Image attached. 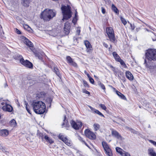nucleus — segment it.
Instances as JSON below:
<instances>
[{
	"instance_id": "1",
	"label": "nucleus",
	"mask_w": 156,
	"mask_h": 156,
	"mask_svg": "<svg viewBox=\"0 0 156 156\" xmlns=\"http://www.w3.org/2000/svg\"><path fill=\"white\" fill-rule=\"evenodd\" d=\"M145 55V58H144V64L146 68H150L152 61L156 60V51L153 49H148L146 52Z\"/></svg>"
},
{
	"instance_id": "2",
	"label": "nucleus",
	"mask_w": 156,
	"mask_h": 156,
	"mask_svg": "<svg viewBox=\"0 0 156 156\" xmlns=\"http://www.w3.org/2000/svg\"><path fill=\"white\" fill-rule=\"evenodd\" d=\"M31 107L34 112L38 114H43L45 112V104L41 101H34L31 103Z\"/></svg>"
},
{
	"instance_id": "3",
	"label": "nucleus",
	"mask_w": 156,
	"mask_h": 156,
	"mask_svg": "<svg viewBox=\"0 0 156 156\" xmlns=\"http://www.w3.org/2000/svg\"><path fill=\"white\" fill-rule=\"evenodd\" d=\"M56 13L52 10L45 9L41 14L40 17L44 21H48L55 16Z\"/></svg>"
},
{
	"instance_id": "4",
	"label": "nucleus",
	"mask_w": 156,
	"mask_h": 156,
	"mask_svg": "<svg viewBox=\"0 0 156 156\" xmlns=\"http://www.w3.org/2000/svg\"><path fill=\"white\" fill-rule=\"evenodd\" d=\"M62 13H63V18L62 20H67L70 18L71 16V12L69 6H63L61 8Z\"/></svg>"
},
{
	"instance_id": "5",
	"label": "nucleus",
	"mask_w": 156,
	"mask_h": 156,
	"mask_svg": "<svg viewBox=\"0 0 156 156\" xmlns=\"http://www.w3.org/2000/svg\"><path fill=\"white\" fill-rule=\"evenodd\" d=\"M106 32L110 41L112 42H114L115 41V38L114 32L112 28L111 27H107L106 28Z\"/></svg>"
},
{
	"instance_id": "6",
	"label": "nucleus",
	"mask_w": 156,
	"mask_h": 156,
	"mask_svg": "<svg viewBox=\"0 0 156 156\" xmlns=\"http://www.w3.org/2000/svg\"><path fill=\"white\" fill-rule=\"evenodd\" d=\"M58 137L59 139L61 140L67 145L70 146H73L72 142L68 139L66 137H64V136L61 133L59 134Z\"/></svg>"
},
{
	"instance_id": "7",
	"label": "nucleus",
	"mask_w": 156,
	"mask_h": 156,
	"mask_svg": "<svg viewBox=\"0 0 156 156\" xmlns=\"http://www.w3.org/2000/svg\"><path fill=\"white\" fill-rule=\"evenodd\" d=\"M70 122L72 127L76 130L79 129L81 127L82 125V122L80 121L76 122L72 120L70 121Z\"/></svg>"
},
{
	"instance_id": "8",
	"label": "nucleus",
	"mask_w": 156,
	"mask_h": 156,
	"mask_svg": "<svg viewBox=\"0 0 156 156\" xmlns=\"http://www.w3.org/2000/svg\"><path fill=\"white\" fill-rule=\"evenodd\" d=\"M20 62L22 64L30 68H32L33 64L32 63L27 60L25 61L22 56H20Z\"/></svg>"
},
{
	"instance_id": "9",
	"label": "nucleus",
	"mask_w": 156,
	"mask_h": 156,
	"mask_svg": "<svg viewBox=\"0 0 156 156\" xmlns=\"http://www.w3.org/2000/svg\"><path fill=\"white\" fill-rule=\"evenodd\" d=\"M85 134L86 136L91 140H94L96 138V136L89 129H87L85 130Z\"/></svg>"
},
{
	"instance_id": "10",
	"label": "nucleus",
	"mask_w": 156,
	"mask_h": 156,
	"mask_svg": "<svg viewBox=\"0 0 156 156\" xmlns=\"http://www.w3.org/2000/svg\"><path fill=\"white\" fill-rule=\"evenodd\" d=\"M84 44L87 48L86 51L88 53H90L92 50V48L90 43L87 40L84 41Z\"/></svg>"
},
{
	"instance_id": "11",
	"label": "nucleus",
	"mask_w": 156,
	"mask_h": 156,
	"mask_svg": "<svg viewBox=\"0 0 156 156\" xmlns=\"http://www.w3.org/2000/svg\"><path fill=\"white\" fill-rule=\"evenodd\" d=\"M24 43L26 45L30 47V49L31 50L34 52V48L33 47V45L32 43L30 41L28 40L27 39L25 38L24 39Z\"/></svg>"
},
{
	"instance_id": "12",
	"label": "nucleus",
	"mask_w": 156,
	"mask_h": 156,
	"mask_svg": "<svg viewBox=\"0 0 156 156\" xmlns=\"http://www.w3.org/2000/svg\"><path fill=\"white\" fill-rule=\"evenodd\" d=\"M66 59L67 61V62L69 65H72L75 67L77 66V64L74 62L72 58L69 56H67L66 57Z\"/></svg>"
},
{
	"instance_id": "13",
	"label": "nucleus",
	"mask_w": 156,
	"mask_h": 156,
	"mask_svg": "<svg viewBox=\"0 0 156 156\" xmlns=\"http://www.w3.org/2000/svg\"><path fill=\"white\" fill-rule=\"evenodd\" d=\"M112 135L118 139L121 140L122 137L120 135L116 130L112 129L111 132Z\"/></svg>"
},
{
	"instance_id": "14",
	"label": "nucleus",
	"mask_w": 156,
	"mask_h": 156,
	"mask_svg": "<svg viewBox=\"0 0 156 156\" xmlns=\"http://www.w3.org/2000/svg\"><path fill=\"white\" fill-rule=\"evenodd\" d=\"M2 108L3 111L8 112H11L13 109L10 105L7 104L6 105L3 106Z\"/></svg>"
},
{
	"instance_id": "15",
	"label": "nucleus",
	"mask_w": 156,
	"mask_h": 156,
	"mask_svg": "<svg viewBox=\"0 0 156 156\" xmlns=\"http://www.w3.org/2000/svg\"><path fill=\"white\" fill-rule=\"evenodd\" d=\"M9 134V130L6 129L0 130V136H7Z\"/></svg>"
},
{
	"instance_id": "16",
	"label": "nucleus",
	"mask_w": 156,
	"mask_h": 156,
	"mask_svg": "<svg viewBox=\"0 0 156 156\" xmlns=\"http://www.w3.org/2000/svg\"><path fill=\"white\" fill-rule=\"evenodd\" d=\"M31 2V0H21V4L23 6L28 7L29 6V4Z\"/></svg>"
},
{
	"instance_id": "17",
	"label": "nucleus",
	"mask_w": 156,
	"mask_h": 156,
	"mask_svg": "<svg viewBox=\"0 0 156 156\" xmlns=\"http://www.w3.org/2000/svg\"><path fill=\"white\" fill-rule=\"evenodd\" d=\"M126 77L130 80H132L133 79V76L131 73L129 71H126Z\"/></svg>"
},
{
	"instance_id": "18",
	"label": "nucleus",
	"mask_w": 156,
	"mask_h": 156,
	"mask_svg": "<svg viewBox=\"0 0 156 156\" xmlns=\"http://www.w3.org/2000/svg\"><path fill=\"white\" fill-rule=\"evenodd\" d=\"M148 154L151 156H156V153L152 148H149L147 150Z\"/></svg>"
},
{
	"instance_id": "19",
	"label": "nucleus",
	"mask_w": 156,
	"mask_h": 156,
	"mask_svg": "<svg viewBox=\"0 0 156 156\" xmlns=\"http://www.w3.org/2000/svg\"><path fill=\"white\" fill-rule=\"evenodd\" d=\"M44 139H45L46 142H48L50 144H52L54 142V141L52 139L49 137L48 135H45L44 136Z\"/></svg>"
},
{
	"instance_id": "20",
	"label": "nucleus",
	"mask_w": 156,
	"mask_h": 156,
	"mask_svg": "<svg viewBox=\"0 0 156 156\" xmlns=\"http://www.w3.org/2000/svg\"><path fill=\"white\" fill-rule=\"evenodd\" d=\"M115 92L116 94L122 99L125 100L126 98L125 96L122 94L121 92H119L117 90H115Z\"/></svg>"
},
{
	"instance_id": "21",
	"label": "nucleus",
	"mask_w": 156,
	"mask_h": 156,
	"mask_svg": "<svg viewBox=\"0 0 156 156\" xmlns=\"http://www.w3.org/2000/svg\"><path fill=\"white\" fill-rule=\"evenodd\" d=\"M101 143L104 150L110 148L106 142L102 141Z\"/></svg>"
},
{
	"instance_id": "22",
	"label": "nucleus",
	"mask_w": 156,
	"mask_h": 156,
	"mask_svg": "<svg viewBox=\"0 0 156 156\" xmlns=\"http://www.w3.org/2000/svg\"><path fill=\"white\" fill-rule=\"evenodd\" d=\"M105 154L108 156H112V154L110 148L105 150Z\"/></svg>"
},
{
	"instance_id": "23",
	"label": "nucleus",
	"mask_w": 156,
	"mask_h": 156,
	"mask_svg": "<svg viewBox=\"0 0 156 156\" xmlns=\"http://www.w3.org/2000/svg\"><path fill=\"white\" fill-rule=\"evenodd\" d=\"M112 9L113 11L117 14H119V11L118 9L113 4L112 5Z\"/></svg>"
},
{
	"instance_id": "24",
	"label": "nucleus",
	"mask_w": 156,
	"mask_h": 156,
	"mask_svg": "<svg viewBox=\"0 0 156 156\" xmlns=\"http://www.w3.org/2000/svg\"><path fill=\"white\" fill-rule=\"evenodd\" d=\"M116 151L119 153L121 156L123 155V153L124 151L121 148L119 147H116L115 148Z\"/></svg>"
},
{
	"instance_id": "25",
	"label": "nucleus",
	"mask_w": 156,
	"mask_h": 156,
	"mask_svg": "<svg viewBox=\"0 0 156 156\" xmlns=\"http://www.w3.org/2000/svg\"><path fill=\"white\" fill-rule=\"evenodd\" d=\"M113 55L115 60L117 61H119V59L120 58L119 56L117 54L116 52H114L113 53Z\"/></svg>"
},
{
	"instance_id": "26",
	"label": "nucleus",
	"mask_w": 156,
	"mask_h": 156,
	"mask_svg": "<svg viewBox=\"0 0 156 156\" xmlns=\"http://www.w3.org/2000/svg\"><path fill=\"white\" fill-rule=\"evenodd\" d=\"M64 119L63 120V123L62 124V126H68L69 124L67 120H66V116L65 115L64 117Z\"/></svg>"
},
{
	"instance_id": "27",
	"label": "nucleus",
	"mask_w": 156,
	"mask_h": 156,
	"mask_svg": "<svg viewBox=\"0 0 156 156\" xmlns=\"http://www.w3.org/2000/svg\"><path fill=\"white\" fill-rule=\"evenodd\" d=\"M24 103L25 104L24 106H25V108H26V109L27 110V112L30 114H31L30 111V110L29 108L28 107V106H29V105H28V104L27 102L26 101H25Z\"/></svg>"
},
{
	"instance_id": "28",
	"label": "nucleus",
	"mask_w": 156,
	"mask_h": 156,
	"mask_svg": "<svg viewBox=\"0 0 156 156\" xmlns=\"http://www.w3.org/2000/svg\"><path fill=\"white\" fill-rule=\"evenodd\" d=\"M93 127L95 131H97L100 128V126L98 123H94L93 125Z\"/></svg>"
},
{
	"instance_id": "29",
	"label": "nucleus",
	"mask_w": 156,
	"mask_h": 156,
	"mask_svg": "<svg viewBox=\"0 0 156 156\" xmlns=\"http://www.w3.org/2000/svg\"><path fill=\"white\" fill-rule=\"evenodd\" d=\"M52 99L50 98H48L46 99V101L48 104V106H49L50 107H51V102L52 101Z\"/></svg>"
},
{
	"instance_id": "30",
	"label": "nucleus",
	"mask_w": 156,
	"mask_h": 156,
	"mask_svg": "<svg viewBox=\"0 0 156 156\" xmlns=\"http://www.w3.org/2000/svg\"><path fill=\"white\" fill-rule=\"evenodd\" d=\"M70 23L68 22H66L65 24V27L64 29H70Z\"/></svg>"
},
{
	"instance_id": "31",
	"label": "nucleus",
	"mask_w": 156,
	"mask_h": 156,
	"mask_svg": "<svg viewBox=\"0 0 156 156\" xmlns=\"http://www.w3.org/2000/svg\"><path fill=\"white\" fill-rule=\"evenodd\" d=\"M53 71L56 73V74L59 76L60 75V73L58 69L55 67H54L53 69Z\"/></svg>"
},
{
	"instance_id": "32",
	"label": "nucleus",
	"mask_w": 156,
	"mask_h": 156,
	"mask_svg": "<svg viewBox=\"0 0 156 156\" xmlns=\"http://www.w3.org/2000/svg\"><path fill=\"white\" fill-rule=\"evenodd\" d=\"M94 112L96 114H97L99 115L104 117V115H103L100 112H99L98 110H96V109H94Z\"/></svg>"
},
{
	"instance_id": "33",
	"label": "nucleus",
	"mask_w": 156,
	"mask_h": 156,
	"mask_svg": "<svg viewBox=\"0 0 156 156\" xmlns=\"http://www.w3.org/2000/svg\"><path fill=\"white\" fill-rule=\"evenodd\" d=\"M35 56L38 58L40 60H41L42 59V55L39 53H35Z\"/></svg>"
},
{
	"instance_id": "34",
	"label": "nucleus",
	"mask_w": 156,
	"mask_h": 156,
	"mask_svg": "<svg viewBox=\"0 0 156 156\" xmlns=\"http://www.w3.org/2000/svg\"><path fill=\"white\" fill-rule=\"evenodd\" d=\"M98 85L105 91V88L104 85L101 82L98 83Z\"/></svg>"
},
{
	"instance_id": "35",
	"label": "nucleus",
	"mask_w": 156,
	"mask_h": 156,
	"mask_svg": "<svg viewBox=\"0 0 156 156\" xmlns=\"http://www.w3.org/2000/svg\"><path fill=\"white\" fill-rule=\"evenodd\" d=\"M121 21L122 23L124 25H125L126 24L127 22L125 19L123 18L122 17L120 18Z\"/></svg>"
},
{
	"instance_id": "36",
	"label": "nucleus",
	"mask_w": 156,
	"mask_h": 156,
	"mask_svg": "<svg viewBox=\"0 0 156 156\" xmlns=\"http://www.w3.org/2000/svg\"><path fill=\"white\" fill-rule=\"evenodd\" d=\"M46 135L45 134H44V135L42 133H39L38 134V136H39V138L41 139L42 140H43V137H44V136Z\"/></svg>"
},
{
	"instance_id": "37",
	"label": "nucleus",
	"mask_w": 156,
	"mask_h": 156,
	"mask_svg": "<svg viewBox=\"0 0 156 156\" xmlns=\"http://www.w3.org/2000/svg\"><path fill=\"white\" fill-rule=\"evenodd\" d=\"M123 155L122 156H130V154L127 152H126L125 151H124Z\"/></svg>"
},
{
	"instance_id": "38",
	"label": "nucleus",
	"mask_w": 156,
	"mask_h": 156,
	"mask_svg": "<svg viewBox=\"0 0 156 156\" xmlns=\"http://www.w3.org/2000/svg\"><path fill=\"white\" fill-rule=\"evenodd\" d=\"M83 85L85 87H89V86L88 84V83H87V82L86 81L84 80H83Z\"/></svg>"
},
{
	"instance_id": "39",
	"label": "nucleus",
	"mask_w": 156,
	"mask_h": 156,
	"mask_svg": "<svg viewBox=\"0 0 156 156\" xmlns=\"http://www.w3.org/2000/svg\"><path fill=\"white\" fill-rule=\"evenodd\" d=\"M70 29H64L65 33L66 34H68L69 33V30Z\"/></svg>"
},
{
	"instance_id": "40",
	"label": "nucleus",
	"mask_w": 156,
	"mask_h": 156,
	"mask_svg": "<svg viewBox=\"0 0 156 156\" xmlns=\"http://www.w3.org/2000/svg\"><path fill=\"white\" fill-rule=\"evenodd\" d=\"M11 124L13 126H15L16 125V122L15 120L13 119L10 121Z\"/></svg>"
},
{
	"instance_id": "41",
	"label": "nucleus",
	"mask_w": 156,
	"mask_h": 156,
	"mask_svg": "<svg viewBox=\"0 0 156 156\" xmlns=\"http://www.w3.org/2000/svg\"><path fill=\"white\" fill-rule=\"evenodd\" d=\"M99 105L101 107L103 110H105L106 109V107L104 105L102 104H100Z\"/></svg>"
},
{
	"instance_id": "42",
	"label": "nucleus",
	"mask_w": 156,
	"mask_h": 156,
	"mask_svg": "<svg viewBox=\"0 0 156 156\" xmlns=\"http://www.w3.org/2000/svg\"><path fill=\"white\" fill-rule=\"evenodd\" d=\"M118 62H120V63L121 65L123 66H126V65L125 62H124L121 59H119V60Z\"/></svg>"
},
{
	"instance_id": "43",
	"label": "nucleus",
	"mask_w": 156,
	"mask_h": 156,
	"mask_svg": "<svg viewBox=\"0 0 156 156\" xmlns=\"http://www.w3.org/2000/svg\"><path fill=\"white\" fill-rule=\"evenodd\" d=\"M149 141L152 144L154 145L156 147V142L152 140H149Z\"/></svg>"
},
{
	"instance_id": "44",
	"label": "nucleus",
	"mask_w": 156,
	"mask_h": 156,
	"mask_svg": "<svg viewBox=\"0 0 156 156\" xmlns=\"http://www.w3.org/2000/svg\"><path fill=\"white\" fill-rule=\"evenodd\" d=\"M89 80L90 83H91L92 84H94V80L91 77L89 78Z\"/></svg>"
},
{
	"instance_id": "45",
	"label": "nucleus",
	"mask_w": 156,
	"mask_h": 156,
	"mask_svg": "<svg viewBox=\"0 0 156 156\" xmlns=\"http://www.w3.org/2000/svg\"><path fill=\"white\" fill-rule=\"evenodd\" d=\"M16 32L18 34H21V32L20 31V30H18L17 29H16L15 30Z\"/></svg>"
},
{
	"instance_id": "46",
	"label": "nucleus",
	"mask_w": 156,
	"mask_h": 156,
	"mask_svg": "<svg viewBox=\"0 0 156 156\" xmlns=\"http://www.w3.org/2000/svg\"><path fill=\"white\" fill-rule=\"evenodd\" d=\"M101 9L102 12L104 14H105V9L102 7L101 8Z\"/></svg>"
},
{
	"instance_id": "47",
	"label": "nucleus",
	"mask_w": 156,
	"mask_h": 156,
	"mask_svg": "<svg viewBox=\"0 0 156 156\" xmlns=\"http://www.w3.org/2000/svg\"><path fill=\"white\" fill-rule=\"evenodd\" d=\"M78 139L80 140L83 143V141L84 140H83V138L82 137H80V136H78Z\"/></svg>"
},
{
	"instance_id": "48",
	"label": "nucleus",
	"mask_w": 156,
	"mask_h": 156,
	"mask_svg": "<svg viewBox=\"0 0 156 156\" xmlns=\"http://www.w3.org/2000/svg\"><path fill=\"white\" fill-rule=\"evenodd\" d=\"M83 92L85 93L86 94H90V93L89 91H87V90H84L83 91Z\"/></svg>"
},
{
	"instance_id": "49",
	"label": "nucleus",
	"mask_w": 156,
	"mask_h": 156,
	"mask_svg": "<svg viewBox=\"0 0 156 156\" xmlns=\"http://www.w3.org/2000/svg\"><path fill=\"white\" fill-rule=\"evenodd\" d=\"M121 79L123 82L126 81V79L125 77H122Z\"/></svg>"
},
{
	"instance_id": "50",
	"label": "nucleus",
	"mask_w": 156,
	"mask_h": 156,
	"mask_svg": "<svg viewBox=\"0 0 156 156\" xmlns=\"http://www.w3.org/2000/svg\"><path fill=\"white\" fill-rule=\"evenodd\" d=\"M103 45L106 48H107L108 47V44L105 43V42L103 43Z\"/></svg>"
},
{
	"instance_id": "51",
	"label": "nucleus",
	"mask_w": 156,
	"mask_h": 156,
	"mask_svg": "<svg viewBox=\"0 0 156 156\" xmlns=\"http://www.w3.org/2000/svg\"><path fill=\"white\" fill-rule=\"evenodd\" d=\"M83 143L85 144V145H86L88 147H89L88 144H87V143L85 142V141H83Z\"/></svg>"
},
{
	"instance_id": "52",
	"label": "nucleus",
	"mask_w": 156,
	"mask_h": 156,
	"mask_svg": "<svg viewBox=\"0 0 156 156\" xmlns=\"http://www.w3.org/2000/svg\"><path fill=\"white\" fill-rule=\"evenodd\" d=\"M131 29L132 30H133L134 29L135 27L134 26V25H132V24H131Z\"/></svg>"
},
{
	"instance_id": "53",
	"label": "nucleus",
	"mask_w": 156,
	"mask_h": 156,
	"mask_svg": "<svg viewBox=\"0 0 156 156\" xmlns=\"http://www.w3.org/2000/svg\"><path fill=\"white\" fill-rule=\"evenodd\" d=\"M89 107L93 111H94V108H92L90 106H89Z\"/></svg>"
},
{
	"instance_id": "54",
	"label": "nucleus",
	"mask_w": 156,
	"mask_h": 156,
	"mask_svg": "<svg viewBox=\"0 0 156 156\" xmlns=\"http://www.w3.org/2000/svg\"><path fill=\"white\" fill-rule=\"evenodd\" d=\"M76 32L78 33V35H79L80 33V30H77L76 31Z\"/></svg>"
},
{
	"instance_id": "55",
	"label": "nucleus",
	"mask_w": 156,
	"mask_h": 156,
	"mask_svg": "<svg viewBox=\"0 0 156 156\" xmlns=\"http://www.w3.org/2000/svg\"><path fill=\"white\" fill-rule=\"evenodd\" d=\"M87 75V76L88 77V78H90L91 77L90 76L89 74L88 73H87V74L86 75Z\"/></svg>"
},
{
	"instance_id": "56",
	"label": "nucleus",
	"mask_w": 156,
	"mask_h": 156,
	"mask_svg": "<svg viewBox=\"0 0 156 156\" xmlns=\"http://www.w3.org/2000/svg\"><path fill=\"white\" fill-rule=\"evenodd\" d=\"M112 48V46L111 45H110V47L108 48L109 50V51L110 50V49H111Z\"/></svg>"
},
{
	"instance_id": "57",
	"label": "nucleus",
	"mask_w": 156,
	"mask_h": 156,
	"mask_svg": "<svg viewBox=\"0 0 156 156\" xmlns=\"http://www.w3.org/2000/svg\"><path fill=\"white\" fill-rule=\"evenodd\" d=\"M154 39H153L152 38V40H153V41H155L156 40V37H155L154 36Z\"/></svg>"
},
{
	"instance_id": "58",
	"label": "nucleus",
	"mask_w": 156,
	"mask_h": 156,
	"mask_svg": "<svg viewBox=\"0 0 156 156\" xmlns=\"http://www.w3.org/2000/svg\"><path fill=\"white\" fill-rule=\"evenodd\" d=\"M8 85H7V84L6 83H5V85H4V87H7Z\"/></svg>"
},
{
	"instance_id": "59",
	"label": "nucleus",
	"mask_w": 156,
	"mask_h": 156,
	"mask_svg": "<svg viewBox=\"0 0 156 156\" xmlns=\"http://www.w3.org/2000/svg\"><path fill=\"white\" fill-rule=\"evenodd\" d=\"M112 70L114 71V72H115V68L114 67L112 69Z\"/></svg>"
},
{
	"instance_id": "60",
	"label": "nucleus",
	"mask_w": 156,
	"mask_h": 156,
	"mask_svg": "<svg viewBox=\"0 0 156 156\" xmlns=\"http://www.w3.org/2000/svg\"><path fill=\"white\" fill-rule=\"evenodd\" d=\"M84 73L85 74H86V75H87V74L88 73H87V72L86 71V70H85L84 71Z\"/></svg>"
},
{
	"instance_id": "61",
	"label": "nucleus",
	"mask_w": 156,
	"mask_h": 156,
	"mask_svg": "<svg viewBox=\"0 0 156 156\" xmlns=\"http://www.w3.org/2000/svg\"><path fill=\"white\" fill-rule=\"evenodd\" d=\"M110 67L111 68H112V69L114 67L113 66H112V65H110Z\"/></svg>"
},
{
	"instance_id": "62",
	"label": "nucleus",
	"mask_w": 156,
	"mask_h": 156,
	"mask_svg": "<svg viewBox=\"0 0 156 156\" xmlns=\"http://www.w3.org/2000/svg\"><path fill=\"white\" fill-rule=\"evenodd\" d=\"M94 77L95 78H98V77L96 76H95V75H94Z\"/></svg>"
},
{
	"instance_id": "63",
	"label": "nucleus",
	"mask_w": 156,
	"mask_h": 156,
	"mask_svg": "<svg viewBox=\"0 0 156 156\" xmlns=\"http://www.w3.org/2000/svg\"><path fill=\"white\" fill-rule=\"evenodd\" d=\"M76 14H77V12H76V13L75 14V17H76V16H77Z\"/></svg>"
},
{
	"instance_id": "64",
	"label": "nucleus",
	"mask_w": 156,
	"mask_h": 156,
	"mask_svg": "<svg viewBox=\"0 0 156 156\" xmlns=\"http://www.w3.org/2000/svg\"><path fill=\"white\" fill-rule=\"evenodd\" d=\"M5 151V150L4 149L3 150L2 149V151L4 152Z\"/></svg>"
}]
</instances>
